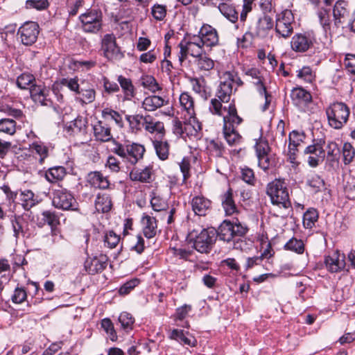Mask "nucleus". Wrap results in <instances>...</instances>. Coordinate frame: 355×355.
<instances>
[{"label": "nucleus", "mask_w": 355, "mask_h": 355, "mask_svg": "<svg viewBox=\"0 0 355 355\" xmlns=\"http://www.w3.org/2000/svg\"><path fill=\"white\" fill-rule=\"evenodd\" d=\"M112 152L122 158L125 163L133 166L143 158L145 148L141 144L132 143L122 144L116 140H112Z\"/></svg>", "instance_id": "f257e3e1"}, {"label": "nucleus", "mask_w": 355, "mask_h": 355, "mask_svg": "<svg viewBox=\"0 0 355 355\" xmlns=\"http://www.w3.org/2000/svg\"><path fill=\"white\" fill-rule=\"evenodd\" d=\"M266 193L270 197L272 205L284 209L291 207L288 189L284 181L276 179L268 183L266 187Z\"/></svg>", "instance_id": "f03ea898"}, {"label": "nucleus", "mask_w": 355, "mask_h": 355, "mask_svg": "<svg viewBox=\"0 0 355 355\" xmlns=\"http://www.w3.org/2000/svg\"><path fill=\"white\" fill-rule=\"evenodd\" d=\"M326 114L329 125L340 129L348 120L349 109L343 103H334L327 108Z\"/></svg>", "instance_id": "7ed1b4c3"}, {"label": "nucleus", "mask_w": 355, "mask_h": 355, "mask_svg": "<svg viewBox=\"0 0 355 355\" xmlns=\"http://www.w3.org/2000/svg\"><path fill=\"white\" fill-rule=\"evenodd\" d=\"M101 51L108 60H119L123 58L121 48L116 43V37L113 33H107L102 37Z\"/></svg>", "instance_id": "20e7f679"}, {"label": "nucleus", "mask_w": 355, "mask_h": 355, "mask_svg": "<svg viewBox=\"0 0 355 355\" xmlns=\"http://www.w3.org/2000/svg\"><path fill=\"white\" fill-rule=\"evenodd\" d=\"M179 46L180 49L179 60L181 62L186 60L188 55L196 59L204 53V46L196 35H189L187 40L182 41Z\"/></svg>", "instance_id": "39448f33"}, {"label": "nucleus", "mask_w": 355, "mask_h": 355, "mask_svg": "<svg viewBox=\"0 0 355 355\" xmlns=\"http://www.w3.org/2000/svg\"><path fill=\"white\" fill-rule=\"evenodd\" d=\"M248 229L240 223H232L229 220H224L216 231V236L220 240L230 242L234 238L240 237L245 234Z\"/></svg>", "instance_id": "423d86ee"}, {"label": "nucleus", "mask_w": 355, "mask_h": 355, "mask_svg": "<svg viewBox=\"0 0 355 355\" xmlns=\"http://www.w3.org/2000/svg\"><path fill=\"white\" fill-rule=\"evenodd\" d=\"M53 205L62 210H76L77 202L73 195L66 189L58 187L53 191Z\"/></svg>", "instance_id": "0eeeda50"}, {"label": "nucleus", "mask_w": 355, "mask_h": 355, "mask_svg": "<svg viewBox=\"0 0 355 355\" xmlns=\"http://www.w3.org/2000/svg\"><path fill=\"white\" fill-rule=\"evenodd\" d=\"M293 22L294 17L289 10H285L277 15L275 24L277 35L285 39L290 37L293 31Z\"/></svg>", "instance_id": "6e6552de"}, {"label": "nucleus", "mask_w": 355, "mask_h": 355, "mask_svg": "<svg viewBox=\"0 0 355 355\" xmlns=\"http://www.w3.org/2000/svg\"><path fill=\"white\" fill-rule=\"evenodd\" d=\"M216 238V230L205 229L196 237L193 248L200 253H208L211 250Z\"/></svg>", "instance_id": "1a4fd4ad"}, {"label": "nucleus", "mask_w": 355, "mask_h": 355, "mask_svg": "<svg viewBox=\"0 0 355 355\" xmlns=\"http://www.w3.org/2000/svg\"><path fill=\"white\" fill-rule=\"evenodd\" d=\"M39 33L40 26L37 23L27 21L19 27L17 35L24 45L31 46L36 42Z\"/></svg>", "instance_id": "9d476101"}, {"label": "nucleus", "mask_w": 355, "mask_h": 355, "mask_svg": "<svg viewBox=\"0 0 355 355\" xmlns=\"http://www.w3.org/2000/svg\"><path fill=\"white\" fill-rule=\"evenodd\" d=\"M83 29L87 33H96L102 26V14L97 10H91L80 16Z\"/></svg>", "instance_id": "9b49d317"}, {"label": "nucleus", "mask_w": 355, "mask_h": 355, "mask_svg": "<svg viewBox=\"0 0 355 355\" xmlns=\"http://www.w3.org/2000/svg\"><path fill=\"white\" fill-rule=\"evenodd\" d=\"M204 46L213 47L218 44L219 37L216 28L211 25L204 24L198 35H196Z\"/></svg>", "instance_id": "f8f14e48"}, {"label": "nucleus", "mask_w": 355, "mask_h": 355, "mask_svg": "<svg viewBox=\"0 0 355 355\" xmlns=\"http://www.w3.org/2000/svg\"><path fill=\"white\" fill-rule=\"evenodd\" d=\"M180 103L184 110L187 112L190 118L189 124L193 125L195 132L201 130V124L196 121L194 108V101L193 97L187 92L182 93L180 96Z\"/></svg>", "instance_id": "ddd939ff"}, {"label": "nucleus", "mask_w": 355, "mask_h": 355, "mask_svg": "<svg viewBox=\"0 0 355 355\" xmlns=\"http://www.w3.org/2000/svg\"><path fill=\"white\" fill-rule=\"evenodd\" d=\"M325 150V164L329 170H334L339 166L340 150L338 144L334 141H328Z\"/></svg>", "instance_id": "4468645a"}, {"label": "nucleus", "mask_w": 355, "mask_h": 355, "mask_svg": "<svg viewBox=\"0 0 355 355\" xmlns=\"http://www.w3.org/2000/svg\"><path fill=\"white\" fill-rule=\"evenodd\" d=\"M319 23L326 35H332L337 33V28L334 27V21L331 18L330 9L324 7L318 8L316 12Z\"/></svg>", "instance_id": "2eb2a0df"}, {"label": "nucleus", "mask_w": 355, "mask_h": 355, "mask_svg": "<svg viewBox=\"0 0 355 355\" xmlns=\"http://www.w3.org/2000/svg\"><path fill=\"white\" fill-rule=\"evenodd\" d=\"M324 262L326 268L331 272H339L345 266V256L340 254L338 250L326 256Z\"/></svg>", "instance_id": "dca6fc26"}, {"label": "nucleus", "mask_w": 355, "mask_h": 355, "mask_svg": "<svg viewBox=\"0 0 355 355\" xmlns=\"http://www.w3.org/2000/svg\"><path fill=\"white\" fill-rule=\"evenodd\" d=\"M31 96L35 102L42 105H50L52 101L50 98L51 92L49 88L42 85H33L30 89Z\"/></svg>", "instance_id": "f3484780"}, {"label": "nucleus", "mask_w": 355, "mask_h": 355, "mask_svg": "<svg viewBox=\"0 0 355 355\" xmlns=\"http://www.w3.org/2000/svg\"><path fill=\"white\" fill-rule=\"evenodd\" d=\"M349 15L348 3L344 0H338L333 7V21L334 27L338 28Z\"/></svg>", "instance_id": "a211bd4d"}, {"label": "nucleus", "mask_w": 355, "mask_h": 355, "mask_svg": "<svg viewBox=\"0 0 355 355\" xmlns=\"http://www.w3.org/2000/svg\"><path fill=\"white\" fill-rule=\"evenodd\" d=\"M311 39L305 34H295L291 39V49L296 52H305L312 45Z\"/></svg>", "instance_id": "6ab92c4d"}, {"label": "nucleus", "mask_w": 355, "mask_h": 355, "mask_svg": "<svg viewBox=\"0 0 355 355\" xmlns=\"http://www.w3.org/2000/svg\"><path fill=\"white\" fill-rule=\"evenodd\" d=\"M291 98L293 104L299 107L305 106L312 99L311 94L302 87H295L291 92Z\"/></svg>", "instance_id": "aec40b11"}, {"label": "nucleus", "mask_w": 355, "mask_h": 355, "mask_svg": "<svg viewBox=\"0 0 355 355\" xmlns=\"http://www.w3.org/2000/svg\"><path fill=\"white\" fill-rule=\"evenodd\" d=\"M243 119L238 115L235 105L230 103L227 109V114L223 116V129L236 128L241 124Z\"/></svg>", "instance_id": "412c9836"}, {"label": "nucleus", "mask_w": 355, "mask_h": 355, "mask_svg": "<svg viewBox=\"0 0 355 355\" xmlns=\"http://www.w3.org/2000/svg\"><path fill=\"white\" fill-rule=\"evenodd\" d=\"M274 23L272 17L269 15L264 13L260 17L256 24L255 33L259 37H264L273 27Z\"/></svg>", "instance_id": "4be33fe9"}, {"label": "nucleus", "mask_w": 355, "mask_h": 355, "mask_svg": "<svg viewBox=\"0 0 355 355\" xmlns=\"http://www.w3.org/2000/svg\"><path fill=\"white\" fill-rule=\"evenodd\" d=\"M144 129L149 133H156L158 137H163L165 135V128L163 122L156 121L150 115H146L144 119Z\"/></svg>", "instance_id": "5701e85b"}, {"label": "nucleus", "mask_w": 355, "mask_h": 355, "mask_svg": "<svg viewBox=\"0 0 355 355\" xmlns=\"http://www.w3.org/2000/svg\"><path fill=\"white\" fill-rule=\"evenodd\" d=\"M107 265V259L105 256L94 257L87 259L85 263L86 271L89 274L94 275L103 271Z\"/></svg>", "instance_id": "b1692460"}, {"label": "nucleus", "mask_w": 355, "mask_h": 355, "mask_svg": "<svg viewBox=\"0 0 355 355\" xmlns=\"http://www.w3.org/2000/svg\"><path fill=\"white\" fill-rule=\"evenodd\" d=\"M130 178L132 181L150 183L153 181V168L146 166L144 168H135L130 172Z\"/></svg>", "instance_id": "393cba45"}, {"label": "nucleus", "mask_w": 355, "mask_h": 355, "mask_svg": "<svg viewBox=\"0 0 355 355\" xmlns=\"http://www.w3.org/2000/svg\"><path fill=\"white\" fill-rule=\"evenodd\" d=\"M211 206V202L203 196H196L191 200L192 209L198 216L207 215Z\"/></svg>", "instance_id": "a878e982"}, {"label": "nucleus", "mask_w": 355, "mask_h": 355, "mask_svg": "<svg viewBox=\"0 0 355 355\" xmlns=\"http://www.w3.org/2000/svg\"><path fill=\"white\" fill-rule=\"evenodd\" d=\"M304 139L305 135L303 132L293 130L289 134L288 155L291 162H294L297 148L303 142Z\"/></svg>", "instance_id": "bb28decb"}, {"label": "nucleus", "mask_w": 355, "mask_h": 355, "mask_svg": "<svg viewBox=\"0 0 355 355\" xmlns=\"http://www.w3.org/2000/svg\"><path fill=\"white\" fill-rule=\"evenodd\" d=\"M168 103V100L164 98L157 96L151 95L146 97L142 102V107L148 112H153L167 105Z\"/></svg>", "instance_id": "cd10ccee"}, {"label": "nucleus", "mask_w": 355, "mask_h": 355, "mask_svg": "<svg viewBox=\"0 0 355 355\" xmlns=\"http://www.w3.org/2000/svg\"><path fill=\"white\" fill-rule=\"evenodd\" d=\"M87 182L94 187L105 189L110 186L107 177L104 176L99 171L90 172L87 175Z\"/></svg>", "instance_id": "c85d7f7f"}, {"label": "nucleus", "mask_w": 355, "mask_h": 355, "mask_svg": "<svg viewBox=\"0 0 355 355\" xmlns=\"http://www.w3.org/2000/svg\"><path fill=\"white\" fill-rule=\"evenodd\" d=\"M141 223L144 236L148 239L153 238L157 231V224L155 218L144 215L141 218Z\"/></svg>", "instance_id": "c756f323"}, {"label": "nucleus", "mask_w": 355, "mask_h": 355, "mask_svg": "<svg viewBox=\"0 0 355 355\" xmlns=\"http://www.w3.org/2000/svg\"><path fill=\"white\" fill-rule=\"evenodd\" d=\"M20 200L24 209L29 210L33 207L37 205L41 198L38 195H35L31 190L26 189L21 191Z\"/></svg>", "instance_id": "7c9ffc66"}, {"label": "nucleus", "mask_w": 355, "mask_h": 355, "mask_svg": "<svg viewBox=\"0 0 355 355\" xmlns=\"http://www.w3.org/2000/svg\"><path fill=\"white\" fill-rule=\"evenodd\" d=\"M233 80L228 79L220 82L216 96L223 103H228L232 94Z\"/></svg>", "instance_id": "2f4dec72"}, {"label": "nucleus", "mask_w": 355, "mask_h": 355, "mask_svg": "<svg viewBox=\"0 0 355 355\" xmlns=\"http://www.w3.org/2000/svg\"><path fill=\"white\" fill-rule=\"evenodd\" d=\"M153 147L155 150L157 157L161 160H166L169 155V144L166 140H162V137H158L153 141Z\"/></svg>", "instance_id": "473e14b6"}, {"label": "nucleus", "mask_w": 355, "mask_h": 355, "mask_svg": "<svg viewBox=\"0 0 355 355\" xmlns=\"http://www.w3.org/2000/svg\"><path fill=\"white\" fill-rule=\"evenodd\" d=\"M222 205L226 215H232L237 211V208L233 199V191L230 188L222 196Z\"/></svg>", "instance_id": "72a5a7b5"}, {"label": "nucleus", "mask_w": 355, "mask_h": 355, "mask_svg": "<svg viewBox=\"0 0 355 355\" xmlns=\"http://www.w3.org/2000/svg\"><path fill=\"white\" fill-rule=\"evenodd\" d=\"M218 8L220 13L231 22L234 23L238 20L239 14L232 3L222 2Z\"/></svg>", "instance_id": "f704fd0d"}, {"label": "nucleus", "mask_w": 355, "mask_h": 355, "mask_svg": "<svg viewBox=\"0 0 355 355\" xmlns=\"http://www.w3.org/2000/svg\"><path fill=\"white\" fill-rule=\"evenodd\" d=\"M96 140L105 142L112 138L110 128L104 125L101 121H98L93 127Z\"/></svg>", "instance_id": "c9c22d12"}, {"label": "nucleus", "mask_w": 355, "mask_h": 355, "mask_svg": "<svg viewBox=\"0 0 355 355\" xmlns=\"http://www.w3.org/2000/svg\"><path fill=\"white\" fill-rule=\"evenodd\" d=\"M325 144V140L324 139H320L313 141V144L308 146L304 150L305 155H315L319 157L324 159L325 150L324 146Z\"/></svg>", "instance_id": "e433bc0d"}, {"label": "nucleus", "mask_w": 355, "mask_h": 355, "mask_svg": "<svg viewBox=\"0 0 355 355\" xmlns=\"http://www.w3.org/2000/svg\"><path fill=\"white\" fill-rule=\"evenodd\" d=\"M195 64L199 71L205 73L214 69L215 62L206 53H203L195 60Z\"/></svg>", "instance_id": "4c0bfd02"}, {"label": "nucleus", "mask_w": 355, "mask_h": 355, "mask_svg": "<svg viewBox=\"0 0 355 355\" xmlns=\"http://www.w3.org/2000/svg\"><path fill=\"white\" fill-rule=\"evenodd\" d=\"M245 74L250 77L252 83L257 87L259 93L265 92V85L260 71L257 68H251L245 71Z\"/></svg>", "instance_id": "58836bf2"}, {"label": "nucleus", "mask_w": 355, "mask_h": 355, "mask_svg": "<svg viewBox=\"0 0 355 355\" xmlns=\"http://www.w3.org/2000/svg\"><path fill=\"white\" fill-rule=\"evenodd\" d=\"M67 174L66 168L63 166H54L49 168L45 173V178L49 182L62 180Z\"/></svg>", "instance_id": "ea45409f"}, {"label": "nucleus", "mask_w": 355, "mask_h": 355, "mask_svg": "<svg viewBox=\"0 0 355 355\" xmlns=\"http://www.w3.org/2000/svg\"><path fill=\"white\" fill-rule=\"evenodd\" d=\"M30 151L38 155V160L42 164L44 159L49 156V148L41 141H35L30 145Z\"/></svg>", "instance_id": "a19ab883"}, {"label": "nucleus", "mask_w": 355, "mask_h": 355, "mask_svg": "<svg viewBox=\"0 0 355 355\" xmlns=\"http://www.w3.org/2000/svg\"><path fill=\"white\" fill-rule=\"evenodd\" d=\"M95 207L98 212H108L112 207V200L110 196L107 194L98 195L95 200Z\"/></svg>", "instance_id": "79ce46f5"}, {"label": "nucleus", "mask_w": 355, "mask_h": 355, "mask_svg": "<svg viewBox=\"0 0 355 355\" xmlns=\"http://www.w3.org/2000/svg\"><path fill=\"white\" fill-rule=\"evenodd\" d=\"M117 80L123 89L125 99L131 100V98L135 96V87L132 85L131 80L126 78L123 76H119Z\"/></svg>", "instance_id": "37998d69"}, {"label": "nucleus", "mask_w": 355, "mask_h": 355, "mask_svg": "<svg viewBox=\"0 0 355 355\" xmlns=\"http://www.w3.org/2000/svg\"><path fill=\"white\" fill-rule=\"evenodd\" d=\"M168 252L179 259L191 261V258L194 251L193 250L184 246H171L168 249Z\"/></svg>", "instance_id": "c03bdc74"}, {"label": "nucleus", "mask_w": 355, "mask_h": 355, "mask_svg": "<svg viewBox=\"0 0 355 355\" xmlns=\"http://www.w3.org/2000/svg\"><path fill=\"white\" fill-rule=\"evenodd\" d=\"M284 248L300 254L304 251V245L302 240L293 237L286 242Z\"/></svg>", "instance_id": "a18cd8bd"}, {"label": "nucleus", "mask_w": 355, "mask_h": 355, "mask_svg": "<svg viewBox=\"0 0 355 355\" xmlns=\"http://www.w3.org/2000/svg\"><path fill=\"white\" fill-rule=\"evenodd\" d=\"M318 214L316 209H309L303 216V225L306 229H311L318 220Z\"/></svg>", "instance_id": "49530a36"}, {"label": "nucleus", "mask_w": 355, "mask_h": 355, "mask_svg": "<svg viewBox=\"0 0 355 355\" xmlns=\"http://www.w3.org/2000/svg\"><path fill=\"white\" fill-rule=\"evenodd\" d=\"M118 321L121 324V329L126 332L132 329L135 319L130 313L128 312H122L119 316Z\"/></svg>", "instance_id": "de8ad7c7"}, {"label": "nucleus", "mask_w": 355, "mask_h": 355, "mask_svg": "<svg viewBox=\"0 0 355 355\" xmlns=\"http://www.w3.org/2000/svg\"><path fill=\"white\" fill-rule=\"evenodd\" d=\"M69 128L73 133L85 135L87 132V120L81 116H78L71 123Z\"/></svg>", "instance_id": "09e8293b"}, {"label": "nucleus", "mask_w": 355, "mask_h": 355, "mask_svg": "<svg viewBox=\"0 0 355 355\" xmlns=\"http://www.w3.org/2000/svg\"><path fill=\"white\" fill-rule=\"evenodd\" d=\"M224 138L227 141L229 145L234 146L240 143L241 140V137L239 133L236 130V128H231L230 130L228 128L227 130L223 129Z\"/></svg>", "instance_id": "8fccbe9b"}, {"label": "nucleus", "mask_w": 355, "mask_h": 355, "mask_svg": "<svg viewBox=\"0 0 355 355\" xmlns=\"http://www.w3.org/2000/svg\"><path fill=\"white\" fill-rule=\"evenodd\" d=\"M0 132L13 135L16 132V122L10 119L0 120Z\"/></svg>", "instance_id": "3c124183"}, {"label": "nucleus", "mask_w": 355, "mask_h": 355, "mask_svg": "<svg viewBox=\"0 0 355 355\" xmlns=\"http://www.w3.org/2000/svg\"><path fill=\"white\" fill-rule=\"evenodd\" d=\"M141 85L152 92H156L157 91L161 89V87L159 86L157 82L152 76H142L141 78Z\"/></svg>", "instance_id": "603ef678"}, {"label": "nucleus", "mask_w": 355, "mask_h": 355, "mask_svg": "<svg viewBox=\"0 0 355 355\" xmlns=\"http://www.w3.org/2000/svg\"><path fill=\"white\" fill-rule=\"evenodd\" d=\"M35 80L33 75L29 73H24L17 78V85L21 89H26Z\"/></svg>", "instance_id": "864d4df0"}, {"label": "nucleus", "mask_w": 355, "mask_h": 355, "mask_svg": "<svg viewBox=\"0 0 355 355\" xmlns=\"http://www.w3.org/2000/svg\"><path fill=\"white\" fill-rule=\"evenodd\" d=\"M102 116L105 119H112L119 126H123V119L121 115L116 111L110 108H105L102 111Z\"/></svg>", "instance_id": "5fc2aeb1"}, {"label": "nucleus", "mask_w": 355, "mask_h": 355, "mask_svg": "<svg viewBox=\"0 0 355 355\" xmlns=\"http://www.w3.org/2000/svg\"><path fill=\"white\" fill-rule=\"evenodd\" d=\"M49 2L48 0H26L25 3L26 9H35L37 10H44L48 8Z\"/></svg>", "instance_id": "6e6d98bb"}, {"label": "nucleus", "mask_w": 355, "mask_h": 355, "mask_svg": "<svg viewBox=\"0 0 355 355\" xmlns=\"http://www.w3.org/2000/svg\"><path fill=\"white\" fill-rule=\"evenodd\" d=\"M80 96L78 98L82 103H91L94 101L96 98V92L94 89H81L78 92Z\"/></svg>", "instance_id": "4d7b16f0"}, {"label": "nucleus", "mask_w": 355, "mask_h": 355, "mask_svg": "<svg viewBox=\"0 0 355 355\" xmlns=\"http://www.w3.org/2000/svg\"><path fill=\"white\" fill-rule=\"evenodd\" d=\"M150 205L155 211H166L168 208L166 200L159 196H155L151 198Z\"/></svg>", "instance_id": "13d9d810"}, {"label": "nucleus", "mask_w": 355, "mask_h": 355, "mask_svg": "<svg viewBox=\"0 0 355 355\" xmlns=\"http://www.w3.org/2000/svg\"><path fill=\"white\" fill-rule=\"evenodd\" d=\"M104 243L108 248H114L120 241V236L114 231L111 230L107 232L104 236Z\"/></svg>", "instance_id": "bf43d9fd"}, {"label": "nucleus", "mask_w": 355, "mask_h": 355, "mask_svg": "<svg viewBox=\"0 0 355 355\" xmlns=\"http://www.w3.org/2000/svg\"><path fill=\"white\" fill-rule=\"evenodd\" d=\"M144 119L145 116L140 114L127 116V120L129 121L132 128L136 129L137 130H141V126H144Z\"/></svg>", "instance_id": "052dcab7"}, {"label": "nucleus", "mask_w": 355, "mask_h": 355, "mask_svg": "<svg viewBox=\"0 0 355 355\" xmlns=\"http://www.w3.org/2000/svg\"><path fill=\"white\" fill-rule=\"evenodd\" d=\"M170 338L184 345L189 346L193 345L191 340L184 335L183 330L173 329L171 333Z\"/></svg>", "instance_id": "680f3d73"}, {"label": "nucleus", "mask_w": 355, "mask_h": 355, "mask_svg": "<svg viewBox=\"0 0 355 355\" xmlns=\"http://www.w3.org/2000/svg\"><path fill=\"white\" fill-rule=\"evenodd\" d=\"M297 76L306 83H311L315 77L312 69L306 66L297 71Z\"/></svg>", "instance_id": "e2e57ef3"}, {"label": "nucleus", "mask_w": 355, "mask_h": 355, "mask_svg": "<svg viewBox=\"0 0 355 355\" xmlns=\"http://www.w3.org/2000/svg\"><path fill=\"white\" fill-rule=\"evenodd\" d=\"M343 155L345 164L352 162L354 155L355 150L349 143H345L343 147Z\"/></svg>", "instance_id": "0e129e2a"}, {"label": "nucleus", "mask_w": 355, "mask_h": 355, "mask_svg": "<svg viewBox=\"0 0 355 355\" xmlns=\"http://www.w3.org/2000/svg\"><path fill=\"white\" fill-rule=\"evenodd\" d=\"M207 148L213 156L220 157L223 155V147L221 142L218 141H211Z\"/></svg>", "instance_id": "69168bd1"}, {"label": "nucleus", "mask_w": 355, "mask_h": 355, "mask_svg": "<svg viewBox=\"0 0 355 355\" xmlns=\"http://www.w3.org/2000/svg\"><path fill=\"white\" fill-rule=\"evenodd\" d=\"M101 327L106 333L110 335V338L112 341L116 340L117 336L114 330V325L110 319H103L101 322Z\"/></svg>", "instance_id": "338daca9"}, {"label": "nucleus", "mask_w": 355, "mask_h": 355, "mask_svg": "<svg viewBox=\"0 0 355 355\" xmlns=\"http://www.w3.org/2000/svg\"><path fill=\"white\" fill-rule=\"evenodd\" d=\"M151 14L156 20L161 21L166 17V8L164 5L155 4L151 9Z\"/></svg>", "instance_id": "774afa93"}]
</instances>
